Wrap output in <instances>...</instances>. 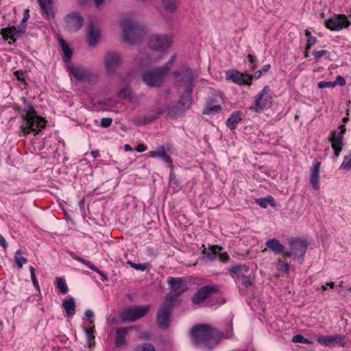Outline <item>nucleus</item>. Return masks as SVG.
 <instances>
[{
    "label": "nucleus",
    "mask_w": 351,
    "mask_h": 351,
    "mask_svg": "<svg viewBox=\"0 0 351 351\" xmlns=\"http://www.w3.org/2000/svg\"><path fill=\"white\" fill-rule=\"evenodd\" d=\"M191 336L193 343L205 351L210 350L217 345L219 339V332L207 324L195 326Z\"/></svg>",
    "instance_id": "f257e3e1"
},
{
    "label": "nucleus",
    "mask_w": 351,
    "mask_h": 351,
    "mask_svg": "<svg viewBox=\"0 0 351 351\" xmlns=\"http://www.w3.org/2000/svg\"><path fill=\"white\" fill-rule=\"evenodd\" d=\"M23 104L25 106L23 109L24 113L21 115V130L25 134H27L31 132L38 134L41 129L45 127L46 121L43 117L37 114L32 102H28L25 99H23Z\"/></svg>",
    "instance_id": "f03ea898"
},
{
    "label": "nucleus",
    "mask_w": 351,
    "mask_h": 351,
    "mask_svg": "<svg viewBox=\"0 0 351 351\" xmlns=\"http://www.w3.org/2000/svg\"><path fill=\"white\" fill-rule=\"evenodd\" d=\"M175 304L176 296L167 294L157 313V324L160 328L167 329L170 326V316Z\"/></svg>",
    "instance_id": "7ed1b4c3"
},
{
    "label": "nucleus",
    "mask_w": 351,
    "mask_h": 351,
    "mask_svg": "<svg viewBox=\"0 0 351 351\" xmlns=\"http://www.w3.org/2000/svg\"><path fill=\"white\" fill-rule=\"evenodd\" d=\"M167 75V68L156 66L143 72L141 74V79L147 86L159 88L164 83Z\"/></svg>",
    "instance_id": "20e7f679"
},
{
    "label": "nucleus",
    "mask_w": 351,
    "mask_h": 351,
    "mask_svg": "<svg viewBox=\"0 0 351 351\" xmlns=\"http://www.w3.org/2000/svg\"><path fill=\"white\" fill-rule=\"evenodd\" d=\"M274 92L269 86H265L261 91L254 97L253 105L250 110L256 112H261L264 109H267L272 104Z\"/></svg>",
    "instance_id": "39448f33"
},
{
    "label": "nucleus",
    "mask_w": 351,
    "mask_h": 351,
    "mask_svg": "<svg viewBox=\"0 0 351 351\" xmlns=\"http://www.w3.org/2000/svg\"><path fill=\"white\" fill-rule=\"evenodd\" d=\"M121 26L123 39L125 42L133 44L136 43L143 35V29L134 22L125 20L122 21Z\"/></svg>",
    "instance_id": "423d86ee"
},
{
    "label": "nucleus",
    "mask_w": 351,
    "mask_h": 351,
    "mask_svg": "<svg viewBox=\"0 0 351 351\" xmlns=\"http://www.w3.org/2000/svg\"><path fill=\"white\" fill-rule=\"evenodd\" d=\"M289 249L286 250L285 253V258H303L306 254L307 249L306 243L300 238H292L289 241ZM303 258L300 263L302 264Z\"/></svg>",
    "instance_id": "0eeeda50"
},
{
    "label": "nucleus",
    "mask_w": 351,
    "mask_h": 351,
    "mask_svg": "<svg viewBox=\"0 0 351 351\" xmlns=\"http://www.w3.org/2000/svg\"><path fill=\"white\" fill-rule=\"evenodd\" d=\"M150 308V305L128 308L122 312L121 318L123 322H135L144 317L149 311Z\"/></svg>",
    "instance_id": "6e6552de"
},
{
    "label": "nucleus",
    "mask_w": 351,
    "mask_h": 351,
    "mask_svg": "<svg viewBox=\"0 0 351 351\" xmlns=\"http://www.w3.org/2000/svg\"><path fill=\"white\" fill-rule=\"evenodd\" d=\"M172 41L171 35L154 34L149 38L148 46L152 50L163 51L170 47Z\"/></svg>",
    "instance_id": "1a4fd4ad"
},
{
    "label": "nucleus",
    "mask_w": 351,
    "mask_h": 351,
    "mask_svg": "<svg viewBox=\"0 0 351 351\" xmlns=\"http://www.w3.org/2000/svg\"><path fill=\"white\" fill-rule=\"evenodd\" d=\"M324 25L326 28L331 31L339 32L344 28H348L351 23L345 14H334L325 21Z\"/></svg>",
    "instance_id": "9d476101"
},
{
    "label": "nucleus",
    "mask_w": 351,
    "mask_h": 351,
    "mask_svg": "<svg viewBox=\"0 0 351 351\" xmlns=\"http://www.w3.org/2000/svg\"><path fill=\"white\" fill-rule=\"evenodd\" d=\"M217 285H205L199 288L192 298V302L195 305H199L212 295L218 293Z\"/></svg>",
    "instance_id": "9b49d317"
},
{
    "label": "nucleus",
    "mask_w": 351,
    "mask_h": 351,
    "mask_svg": "<svg viewBox=\"0 0 351 351\" xmlns=\"http://www.w3.org/2000/svg\"><path fill=\"white\" fill-rule=\"evenodd\" d=\"M191 92L192 90H184L178 102L171 107V110L173 113L175 114H181L190 108L193 103Z\"/></svg>",
    "instance_id": "f8f14e48"
},
{
    "label": "nucleus",
    "mask_w": 351,
    "mask_h": 351,
    "mask_svg": "<svg viewBox=\"0 0 351 351\" xmlns=\"http://www.w3.org/2000/svg\"><path fill=\"white\" fill-rule=\"evenodd\" d=\"M226 79L233 83L242 85H251L253 80L252 75L243 73L235 69H230L226 72Z\"/></svg>",
    "instance_id": "ddd939ff"
},
{
    "label": "nucleus",
    "mask_w": 351,
    "mask_h": 351,
    "mask_svg": "<svg viewBox=\"0 0 351 351\" xmlns=\"http://www.w3.org/2000/svg\"><path fill=\"white\" fill-rule=\"evenodd\" d=\"M167 283L169 285L171 292L169 294L177 297L182 295L187 290L186 285V280L181 277H169L167 279Z\"/></svg>",
    "instance_id": "4468645a"
},
{
    "label": "nucleus",
    "mask_w": 351,
    "mask_h": 351,
    "mask_svg": "<svg viewBox=\"0 0 351 351\" xmlns=\"http://www.w3.org/2000/svg\"><path fill=\"white\" fill-rule=\"evenodd\" d=\"M173 75L176 78L180 77L179 82L184 84V90H193L196 75L189 67H185L182 71H175Z\"/></svg>",
    "instance_id": "2eb2a0df"
},
{
    "label": "nucleus",
    "mask_w": 351,
    "mask_h": 351,
    "mask_svg": "<svg viewBox=\"0 0 351 351\" xmlns=\"http://www.w3.org/2000/svg\"><path fill=\"white\" fill-rule=\"evenodd\" d=\"M317 341L326 346H332L336 344L341 346H345V335L340 334H335L333 335L319 336L317 338Z\"/></svg>",
    "instance_id": "dca6fc26"
},
{
    "label": "nucleus",
    "mask_w": 351,
    "mask_h": 351,
    "mask_svg": "<svg viewBox=\"0 0 351 351\" xmlns=\"http://www.w3.org/2000/svg\"><path fill=\"white\" fill-rule=\"evenodd\" d=\"M66 23L70 32H76L82 27L84 19L80 13L73 12L66 16Z\"/></svg>",
    "instance_id": "f3484780"
},
{
    "label": "nucleus",
    "mask_w": 351,
    "mask_h": 351,
    "mask_svg": "<svg viewBox=\"0 0 351 351\" xmlns=\"http://www.w3.org/2000/svg\"><path fill=\"white\" fill-rule=\"evenodd\" d=\"M25 32V25L23 27L17 28L15 26H11L1 29V35L5 39H10L9 44L14 43L17 38L21 36Z\"/></svg>",
    "instance_id": "a211bd4d"
},
{
    "label": "nucleus",
    "mask_w": 351,
    "mask_h": 351,
    "mask_svg": "<svg viewBox=\"0 0 351 351\" xmlns=\"http://www.w3.org/2000/svg\"><path fill=\"white\" fill-rule=\"evenodd\" d=\"M171 145L167 144L166 146H160L156 150L149 152V156L151 158H160L164 162L171 164L173 160L167 152H171Z\"/></svg>",
    "instance_id": "6ab92c4d"
},
{
    "label": "nucleus",
    "mask_w": 351,
    "mask_h": 351,
    "mask_svg": "<svg viewBox=\"0 0 351 351\" xmlns=\"http://www.w3.org/2000/svg\"><path fill=\"white\" fill-rule=\"evenodd\" d=\"M343 136H342V133H337L335 130H333L330 132V137L329 141L331 142V146L334 150V154L336 158L340 155V153L343 149Z\"/></svg>",
    "instance_id": "aec40b11"
},
{
    "label": "nucleus",
    "mask_w": 351,
    "mask_h": 351,
    "mask_svg": "<svg viewBox=\"0 0 351 351\" xmlns=\"http://www.w3.org/2000/svg\"><path fill=\"white\" fill-rule=\"evenodd\" d=\"M228 271L235 282L241 280V278L247 275L249 271V267L245 264L232 265L228 268Z\"/></svg>",
    "instance_id": "412c9836"
},
{
    "label": "nucleus",
    "mask_w": 351,
    "mask_h": 351,
    "mask_svg": "<svg viewBox=\"0 0 351 351\" xmlns=\"http://www.w3.org/2000/svg\"><path fill=\"white\" fill-rule=\"evenodd\" d=\"M321 162L317 160L313 162L312 166L310 168V183L313 188L317 191L319 189V171H320Z\"/></svg>",
    "instance_id": "4be33fe9"
},
{
    "label": "nucleus",
    "mask_w": 351,
    "mask_h": 351,
    "mask_svg": "<svg viewBox=\"0 0 351 351\" xmlns=\"http://www.w3.org/2000/svg\"><path fill=\"white\" fill-rule=\"evenodd\" d=\"M120 64V56L114 52L108 53L105 66L107 71L110 73H114Z\"/></svg>",
    "instance_id": "5701e85b"
},
{
    "label": "nucleus",
    "mask_w": 351,
    "mask_h": 351,
    "mask_svg": "<svg viewBox=\"0 0 351 351\" xmlns=\"http://www.w3.org/2000/svg\"><path fill=\"white\" fill-rule=\"evenodd\" d=\"M68 69L69 73L80 82L84 81L90 75L88 71L84 66L71 65L68 66Z\"/></svg>",
    "instance_id": "b1692460"
},
{
    "label": "nucleus",
    "mask_w": 351,
    "mask_h": 351,
    "mask_svg": "<svg viewBox=\"0 0 351 351\" xmlns=\"http://www.w3.org/2000/svg\"><path fill=\"white\" fill-rule=\"evenodd\" d=\"M101 32L99 27L90 23L88 25L87 41L89 45H95L100 38Z\"/></svg>",
    "instance_id": "393cba45"
},
{
    "label": "nucleus",
    "mask_w": 351,
    "mask_h": 351,
    "mask_svg": "<svg viewBox=\"0 0 351 351\" xmlns=\"http://www.w3.org/2000/svg\"><path fill=\"white\" fill-rule=\"evenodd\" d=\"M266 246L275 254H282L285 258V247L277 239H269L265 243Z\"/></svg>",
    "instance_id": "a878e982"
},
{
    "label": "nucleus",
    "mask_w": 351,
    "mask_h": 351,
    "mask_svg": "<svg viewBox=\"0 0 351 351\" xmlns=\"http://www.w3.org/2000/svg\"><path fill=\"white\" fill-rule=\"evenodd\" d=\"M243 114L239 111H234L226 121V126L232 131L234 130L237 124L243 119Z\"/></svg>",
    "instance_id": "bb28decb"
},
{
    "label": "nucleus",
    "mask_w": 351,
    "mask_h": 351,
    "mask_svg": "<svg viewBox=\"0 0 351 351\" xmlns=\"http://www.w3.org/2000/svg\"><path fill=\"white\" fill-rule=\"evenodd\" d=\"M131 327L118 328L116 330L115 344L117 347H121L127 343L126 335Z\"/></svg>",
    "instance_id": "cd10ccee"
},
{
    "label": "nucleus",
    "mask_w": 351,
    "mask_h": 351,
    "mask_svg": "<svg viewBox=\"0 0 351 351\" xmlns=\"http://www.w3.org/2000/svg\"><path fill=\"white\" fill-rule=\"evenodd\" d=\"M62 307L66 311L67 316L72 317L75 313V302L74 298L69 297L67 300H63Z\"/></svg>",
    "instance_id": "c85d7f7f"
},
{
    "label": "nucleus",
    "mask_w": 351,
    "mask_h": 351,
    "mask_svg": "<svg viewBox=\"0 0 351 351\" xmlns=\"http://www.w3.org/2000/svg\"><path fill=\"white\" fill-rule=\"evenodd\" d=\"M256 204L263 208H266L268 205L272 208H275L276 206L274 198L271 195H267L265 197H261L255 200Z\"/></svg>",
    "instance_id": "c756f323"
},
{
    "label": "nucleus",
    "mask_w": 351,
    "mask_h": 351,
    "mask_svg": "<svg viewBox=\"0 0 351 351\" xmlns=\"http://www.w3.org/2000/svg\"><path fill=\"white\" fill-rule=\"evenodd\" d=\"M59 43L61 46L62 51L64 53V60L65 62H70L72 56H73V51L69 47L67 43L64 39L62 38H60L58 39Z\"/></svg>",
    "instance_id": "7c9ffc66"
},
{
    "label": "nucleus",
    "mask_w": 351,
    "mask_h": 351,
    "mask_svg": "<svg viewBox=\"0 0 351 351\" xmlns=\"http://www.w3.org/2000/svg\"><path fill=\"white\" fill-rule=\"evenodd\" d=\"M221 250L222 247L219 245H213L212 247H210L208 250L204 249L203 250V254L210 261H214L217 258L219 252Z\"/></svg>",
    "instance_id": "2f4dec72"
},
{
    "label": "nucleus",
    "mask_w": 351,
    "mask_h": 351,
    "mask_svg": "<svg viewBox=\"0 0 351 351\" xmlns=\"http://www.w3.org/2000/svg\"><path fill=\"white\" fill-rule=\"evenodd\" d=\"M221 106L219 104L214 105L212 103L208 104L204 108L202 114L206 115H212L219 113L221 110Z\"/></svg>",
    "instance_id": "473e14b6"
},
{
    "label": "nucleus",
    "mask_w": 351,
    "mask_h": 351,
    "mask_svg": "<svg viewBox=\"0 0 351 351\" xmlns=\"http://www.w3.org/2000/svg\"><path fill=\"white\" fill-rule=\"evenodd\" d=\"M163 110L162 109L160 108L157 110V112L153 114L149 115L147 117H145L141 120H139L138 122V125H147L149 124L152 122H153L154 120H156L162 113Z\"/></svg>",
    "instance_id": "72a5a7b5"
},
{
    "label": "nucleus",
    "mask_w": 351,
    "mask_h": 351,
    "mask_svg": "<svg viewBox=\"0 0 351 351\" xmlns=\"http://www.w3.org/2000/svg\"><path fill=\"white\" fill-rule=\"evenodd\" d=\"M165 9L170 12H173L179 5V0H162Z\"/></svg>",
    "instance_id": "f704fd0d"
},
{
    "label": "nucleus",
    "mask_w": 351,
    "mask_h": 351,
    "mask_svg": "<svg viewBox=\"0 0 351 351\" xmlns=\"http://www.w3.org/2000/svg\"><path fill=\"white\" fill-rule=\"evenodd\" d=\"M56 286L62 294H66L68 292V287L64 278L62 277H57L56 278Z\"/></svg>",
    "instance_id": "c9c22d12"
},
{
    "label": "nucleus",
    "mask_w": 351,
    "mask_h": 351,
    "mask_svg": "<svg viewBox=\"0 0 351 351\" xmlns=\"http://www.w3.org/2000/svg\"><path fill=\"white\" fill-rule=\"evenodd\" d=\"M119 97L123 99H129L131 102L133 101L134 98L131 89L128 86L124 87L119 92Z\"/></svg>",
    "instance_id": "e433bc0d"
},
{
    "label": "nucleus",
    "mask_w": 351,
    "mask_h": 351,
    "mask_svg": "<svg viewBox=\"0 0 351 351\" xmlns=\"http://www.w3.org/2000/svg\"><path fill=\"white\" fill-rule=\"evenodd\" d=\"M53 0H44L43 1V14L47 16H53L52 10Z\"/></svg>",
    "instance_id": "4c0bfd02"
},
{
    "label": "nucleus",
    "mask_w": 351,
    "mask_h": 351,
    "mask_svg": "<svg viewBox=\"0 0 351 351\" xmlns=\"http://www.w3.org/2000/svg\"><path fill=\"white\" fill-rule=\"evenodd\" d=\"M340 169L349 171L351 169V150L344 156L343 160L339 167Z\"/></svg>",
    "instance_id": "58836bf2"
},
{
    "label": "nucleus",
    "mask_w": 351,
    "mask_h": 351,
    "mask_svg": "<svg viewBox=\"0 0 351 351\" xmlns=\"http://www.w3.org/2000/svg\"><path fill=\"white\" fill-rule=\"evenodd\" d=\"M14 261L19 268H22L24 263L27 262V259L25 257L21 256V250H17L14 256Z\"/></svg>",
    "instance_id": "ea45409f"
},
{
    "label": "nucleus",
    "mask_w": 351,
    "mask_h": 351,
    "mask_svg": "<svg viewBox=\"0 0 351 351\" xmlns=\"http://www.w3.org/2000/svg\"><path fill=\"white\" fill-rule=\"evenodd\" d=\"M278 269L283 274H288L289 272V264L279 258L278 260Z\"/></svg>",
    "instance_id": "a19ab883"
},
{
    "label": "nucleus",
    "mask_w": 351,
    "mask_h": 351,
    "mask_svg": "<svg viewBox=\"0 0 351 351\" xmlns=\"http://www.w3.org/2000/svg\"><path fill=\"white\" fill-rule=\"evenodd\" d=\"M292 342L293 343H307V344H313V341L304 337L302 335H295L292 338Z\"/></svg>",
    "instance_id": "79ce46f5"
},
{
    "label": "nucleus",
    "mask_w": 351,
    "mask_h": 351,
    "mask_svg": "<svg viewBox=\"0 0 351 351\" xmlns=\"http://www.w3.org/2000/svg\"><path fill=\"white\" fill-rule=\"evenodd\" d=\"M135 351H156L154 346L151 343H145L143 345L137 346L135 349Z\"/></svg>",
    "instance_id": "37998d69"
},
{
    "label": "nucleus",
    "mask_w": 351,
    "mask_h": 351,
    "mask_svg": "<svg viewBox=\"0 0 351 351\" xmlns=\"http://www.w3.org/2000/svg\"><path fill=\"white\" fill-rule=\"evenodd\" d=\"M127 263L136 270L143 271L147 268V263H136L131 261H128Z\"/></svg>",
    "instance_id": "c03bdc74"
},
{
    "label": "nucleus",
    "mask_w": 351,
    "mask_h": 351,
    "mask_svg": "<svg viewBox=\"0 0 351 351\" xmlns=\"http://www.w3.org/2000/svg\"><path fill=\"white\" fill-rule=\"evenodd\" d=\"M270 67H271L270 64H265V66H263L262 67V69L257 71L254 75H252L253 78L256 79V80L259 79L262 76L263 74L265 73L266 72H267L269 71Z\"/></svg>",
    "instance_id": "a18cd8bd"
},
{
    "label": "nucleus",
    "mask_w": 351,
    "mask_h": 351,
    "mask_svg": "<svg viewBox=\"0 0 351 351\" xmlns=\"http://www.w3.org/2000/svg\"><path fill=\"white\" fill-rule=\"evenodd\" d=\"M313 55L315 57V59L318 60L321 58L323 56H326V58H329L330 52L327 50L322 49L319 51H313Z\"/></svg>",
    "instance_id": "49530a36"
},
{
    "label": "nucleus",
    "mask_w": 351,
    "mask_h": 351,
    "mask_svg": "<svg viewBox=\"0 0 351 351\" xmlns=\"http://www.w3.org/2000/svg\"><path fill=\"white\" fill-rule=\"evenodd\" d=\"M72 257L74 260L83 263L84 265H86L90 269H95V266L94 265H93L89 261L84 259L83 258L76 256V255H74Z\"/></svg>",
    "instance_id": "de8ad7c7"
},
{
    "label": "nucleus",
    "mask_w": 351,
    "mask_h": 351,
    "mask_svg": "<svg viewBox=\"0 0 351 351\" xmlns=\"http://www.w3.org/2000/svg\"><path fill=\"white\" fill-rule=\"evenodd\" d=\"M248 62H250V70L254 71L256 68V58L251 54H248L246 56Z\"/></svg>",
    "instance_id": "09e8293b"
},
{
    "label": "nucleus",
    "mask_w": 351,
    "mask_h": 351,
    "mask_svg": "<svg viewBox=\"0 0 351 351\" xmlns=\"http://www.w3.org/2000/svg\"><path fill=\"white\" fill-rule=\"evenodd\" d=\"M317 87L319 89L325 88H334L335 87V83L333 82H324L321 81L317 83Z\"/></svg>",
    "instance_id": "8fccbe9b"
},
{
    "label": "nucleus",
    "mask_w": 351,
    "mask_h": 351,
    "mask_svg": "<svg viewBox=\"0 0 351 351\" xmlns=\"http://www.w3.org/2000/svg\"><path fill=\"white\" fill-rule=\"evenodd\" d=\"M84 332L86 333L88 341L90 343L95 339L94 330L93 328H84Z\"/></svg>",
    "instance_id": "3c124183"
},
{
    "label": "nucleus",
    "mask_w": 351,
    "mask_h": 351,
    "mask_svg": "<svg viewBox=\"0 0 351 351\" xmlns=\"http://www.w3.org/2000/svg\"><path fill=\"white\" fill-rule=\"evenodd\" d=\"M176 55L173 54L169 60L163 66H161L160 67H165L168 69V74L169 73L171 68V65L173 64V62L176 61Z\"/></svg>",
    "instance_id": "603ef678"
},
{
    "label": "nucleus",
    "mask_w": 351,
    "mask_h": 351,
    "mask_svg": "<svg viewBox=\"0 0 351 351\" xmlns=\"http://www.w3.org/2000/svg\"><path fill=\"white\" fill-rule=\"evenodd\" d=\"M112 123V119L111 118L105 117V118L101 119L100 125L102 128H106L110 127Z\"/></svg>",
    "instance_id": "864d4df0"
},
{
    "label": "nucleus",
    "mask_w": 351,
    "mask_h": 351,
    "mask_svg": "<svg viewBox=\"0 0 351 351\" xmlns=\"http://www.w3.org/2000/svg\"><path fill=\"white\" fill-rule=\"evenodd\" d=\"M14 75L21 82H25L26 75L23 71H16L14 73Z\"/></svg>",
    "instance_id": "5fc2aeb1"
},
{
    "label": "nucleus",
    "mask_w": 351,
    "mask_h": 351,
    "mask_svg": "<svg viewBox=\"0 0 351 351\" xmlns=\"http://www.w3.org/2000/svg\"><path fill=\"white\" fill-rule=\"evenodd\" d=\"M242 280L241 284L245 288H248L252 286V283L249 276L246 275L243 278H241Z\"/></svg>",
    "instance_id": "6e6d98bb"
},
{
    "label": "nucleus",
    "mask_w": 351,
    "mask_h": 351,
    "mask_svg": "<svg viewBox=\"0 0 351 351\" xmlns=\"http://www.w3.org/2000/svg\"><path fill=\"white\" fill-rule=\"evenodd\" d=\"M333 82L335 83V86L337 85H339L340 86H343L346 85V81L344 79V77H342L341 75H337L336 77V80L334 81Z\"/></svg>",
    "instance_id": "4d7b16f0"
},
{
    "label": "nucleus",
    "mask_w": 351,
    "mask_h": 351,
    "mask_svg": "<svg viewBox=\"0 0 351 351\" xmlns=\"http://www.w3.org/2000/svg\"><path fill=\"white\" fill-rule=\"evenodd\" d=\"M157 250L152 246L146 247V252L148 256H156L157 255Z\"/></svg>",
    "instance_id": "13d9d810"
},
{
    "label": "nucleus",
    "mask_w": 351,
    "mask_h": 351,
    "mask_svg": "<svg viewBox=\"0 0 351 351\" xmlns=\"http://www.w3.org/2000/svg\"><path fill=\"white\" fill-rule=\"evenodd\" d=\"M219 258L222 262H228L229 261L230 256L227 252H223V253H218L217 254Z\"/></svg>",
    "instance_id": "bf43d9fd"
},
{
    "label": "nucleus",
    "mask_w": 351,
    "mask_h": 351,
    "mask_svg": "<svg viewBox=\"0 0 351 351\" xmlns=\"http://www.w3.org/2000/svg\"><path fill=\"white\" fill-rule=\"evenodd\" d=\"M317 39L315 37L309 38V39H307V44H306V50H309L312 46H313L316 43Z\"/></svg>",
    "instance_id": "052dcab7"
},
{
    "label": "nucleus",
    "mask_w": 351,
    "mask_h": 351,
    "mask_svg": "<svg viewBox=\"0 0 351 351\" xmlns=\"http://www.w3.org/2000/svg\"><path fill=\"white\" fill-rule=\"evenodd\" d=\"M169 184L172 186H178L179 184V181L176 178V176L172 175L171 173L170 175Z\"/></svg>",
    "instance_id": "680f3d73"
},
{
    "label": "nucleus",
    "mask_w": 351,
    "mask_h": 351,
    "mask_svg": "<svg viewBox=\"0 0 351 351\" xmlns=\"http://www.w3.org/2000/svg\"><path fill=\"white\" fill-rule=\"evenodd\" d=\"M136 151L139 153H142L147 149V146L143 143H140L136 147Z\"/></svg>",
    "instance_id": "e2e57ef3"
},
{
    "label": "nucleus",
    "mask_w": 351,
    "mask_h": 351,
    "mask_svg": "<svg viewBox=\"0 0 351 351\" xmlns=\"http://www.w3.org/2000/svg\"><path fill=\"white\" fill-rule=\"evenodd\" d=\"M31 279H32V281L34 287L37 290H39L40 289V287H39L38 281V280H37V278L36 277V275L31 276Z\"/></svg>",
    "instance_id": "0e129e2a"
},
{
    "label": "nucleus",
    "mask_w": 351,
    "mask_h": 351,
    "mask_svg": "<svg viewBox=\"0 0 351 351\" xmlns=\"http://www.w3.org/2000/svg\"><path fill=\"white\" fill-rule=\"evenodd\" d=\"M0 245L2 246L5 250L8 247V243L1 234H0Z\"/></svg>",
    "instance_id": "69168bd1"
},
{
    "label": "nucleus",
    "mask_w": 351,
    "mask_h": 351,
    "mask_svg": "<svg viewBox=\"0 0 351 351\" xmlns=\"http://www.w3.org/2000/svg\"><path fill=\"white\" fill-rule=\"evenodd\" d=\"M84 315L87 319H90L94 317V313L92 310H86L84 313Z\"/></svg>",
    "instance_id": "338daca9"
},
{
    "label": "nucleus",
    "mask_w": 351,
    "mask_h": 351,
    "mask_svg": "<svg viewBox=\"0 0 351 351\" xmlns=\"http://www.w3.org/2000/svg\"><path fill=\"white\" fill-rule=\"evenodd\" d=\"M92 270L96 271L97 273H98L100 276H101L103 277V278L104 280H107L108 279L107 276L104 274V272L101 271V270H99L96 266H95V269H92Z\"/></svg>",
    "instance_id": "774afa93"
}]
</instances>
